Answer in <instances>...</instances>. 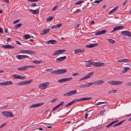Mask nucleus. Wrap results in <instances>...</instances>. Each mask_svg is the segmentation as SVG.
<instances>
[{"mask_svg":"<svg viewBox=\"0 0 131 131\" xmlns=\"http://www.w3.org/2000/svg\"><path fill=\"white\" fill-rule=\"evenodd\" d=\"M113 123L112 122L110 123H109V124H108L107 125L106 127L107 128L109 127H110L112 125H113Z\"/></svg>","mask_w":131,"mask_h":131,"instance_id":"obj_46","label":"nucleus"},{"mask_svg":"<svg viewBox=\"0 0 131 131\" xmlns=\"http://www.w3.org/2000/svg\"><path fill=\"white\" fill-rule=\"evenodd\" d=\"M58 108V107L57 105L56 106L54 107V108H53L52 110V111H53L57 110Z\"/></svg>","mask_w":131,"mask_h":131,"instance_id":"obj_54","label":"nucleus"},{"mask_svg":"<svg viewBox=\"0 0 131 131\" xmlns=\"http://www.w3.org/2000/svg\"><path fill=\"white\" fill-rule=\"evenodd\" d=\"M105 65L104 63L100 62H97V67H100L103 66Z\"/></svg>","mask_w":131,"mask_h":131,"instance_id":"obj_29","label":"nucleus"},{"mask_svg":"<svg viewBox=\"0 0 131 131\" xmlns=\"http://www.w3.org/2000/svg\"><path fill=\"white\" fill-rule=\"evenodd\" d=\"M124 62H126L127 61H130V60L129 59H123Z\"/></svg>","mask_w":131,"mask_h":131,"instance_id":"obj_53","label":"nucleus"},{"mask_svg":"<svg viewBox=\"0 0 131 131\" xmlns=\"http://www.w3.org/2000/svg\"><path fill=\"white\" fill-rule=\"evenodd\" d=\"M92 99L91 97L81 98L78 99H75L76 101H82L90 100Z\"/></svg>","mask_w":131,"mask_h":131,"instance_id":"obj_12","label":"nucleus"},{"mask_svg":"<svg viewBox=\"0 0 131 131\" xmlns=\"http://www.w3.org/2000/svg\"><path fill=\"white\" fill-rule=\"evenodd\" d=\"M126 85L128 86H131V82H127L126 84Z\"/></svg>","mask_w":131,"mask_h":131,"instance_id":"obj_48","label":"nucleus"},{"mask_svg":"<svg viewBox=\"0 0 131 131\" xmlns=\"http://www.w3.org/2000/svg\"><path fill=\"white\" fill-rule=\"evenodd\" d=\"M57 42V41L55 40H50L47 41V43L48 44L49 43L54 44H56Z\"/></svg>","mask_w":131,"mask_h":131,"instance_id":"obj_18","label":"nucleus"},{"mask_svg":"<svg viewBox=\"0 0 131 131\" xmlns=\"http://www.w3.org/2000/svg\"><path fill=\"white\" fill-rule=\"evenodd\" d=\"M8 106L7 105H5L4 106H3L2 107H1V108L2 109V108H6Z\"/></svg>","mask_w":131,"mask_h":131,"instance_id":"obj_58","label":"nucleus"},{"mask_svg":"<svg viewBox=\"0 0 131 131\" xmlns=\"http://www.w3.org/2000/svg\"><path fill=\"white\" fill-rule=\"evenodd\" d=\"M51 73L54 74H59L58 69L54 71H52Z\"/></svg>","mask_w":131,"mask_h":131,"instance_id":"obj_30","label":"nucleus"},{"mask_svg":"<svg viewBox=\"0 0 131 131\" xmlns=\"http://www.w3.org/2000/svg\"><path fill=\"white\" fill-rule=\"evenodd\" d=\"M121 33L123 35L131 37V33L127 31H124L121 32Z\"/></svg>","mask_w":131,"mask_h":131,"instance_id":"obj_7","label":"nucleus"},{"mask_svg":"<svg viewBox=\"0 0 131 131\" xmlns=\"http://www.w3.org/2000/svg\"><path fill=\"white\" fill-rule=\"evenodd\" d=\"M65 82L66 81H70L73 79V78L72 77L70 78H64Z\"/></svg>","mask_w":131,"mask_h":131,"instance_id":"obj_42","label":"nucleus"},{"mask_svg":"<svg viewBox=\"0 0 131 131\" xmlns=\"http://www.w3.org/2000/svg\"><path fill=\"white\" fill-rule=\"evenodd\" d=\"M20 20V19H18L14 21L13 22L14 24H16L19 22Z\"/></svg>","mask_w":131,"mask_h":131,"instance_id":"obj_52","label":"nucleus"},{"mask_svg":"<svg viewBox=\"0 0 131 131\" xmlns=\"http://www.w3.org/2000/svg\"><path fill=\"white\" fill-rule=\"evenodd\" d=\"M17 69L19 71H24L27 70L26 66L24 67H20L17 68Z\"/></svg>","mask_w":131,"mask_h":131,"instance_id":"obj_21","label":"nucleus"},{"mask_svg":"<svg viewBox=\"0 0 131 131\" xmlns=\"http://www.w3.org/2000/svg\"><path fill=\"white\" fill-rule=\"evenodd\" d=\"M105 110H103L101 111L100 114H103L104 112H105Z\"/></svg>","mask_w":131,"mask_h":131,"instance_id":"obj_61","label":"nucleus"},{"mask_svg":"<svg viewBox=\"0 0 131 131\" xmlns=\"http://www.w3.org/2000/svg\"><path fill=\"white\" fill-rule=\"evenodd\" d=\"M79 73H75L74 74H72V75L73 76H76L79 75Z\"/></svg>","mask_w":131,"mask_h":131,"instance_id":"obj_60","label":"nucleus"},{"mask_svg":"<svg viewBox=\"0 0 131 131\" xmlns=\"http://www.w3.org/2000/svg\"><path fill=\"white\" fill-rule=\"evenodd\" d=\"M49 83L48 82H46L43 83H41L39 85L38 87L41 90H45L47 88V86L49 85Z\"/></svg>","mask_w":131,"mask_h":131,"instance_id":"obj_1","label":"nucleus"},{"mask_svg":"<svg viewBox=\"0 0 131 131\" xmlns=\"http://www.w3.org/2000/svg\"><path fill=\"white\" fill-rule=\"evenodd\" d=\"M23 58H28L29 57L28 56L26 55H23Z\"/></svg>","mask_w":131,"mask_h":131,"instance_id":"obj_62","label":"nucleus"},{"mask_svg":"<svg viewBox=\"0 0 131 131\" xmlns=\"http://www.w3.org/2000/svg\"><path fill=\"white\" fill-rule=\"evenodd\" d=\"M79 87L81 88L84 87H87L86 83H85V84H81Z\"/></svg>","mask_w":131,"mask_h":131,"instance_id":"obj_40","label":"nucleus"},{"mask_svg":"<svg viewBox=\"0 0 131 131\" xmlns=\"http://www.w3.org/2000/svg\"><path fill=\"white\" fill-rule=\"evenodd\" d=\"M91 65H92L93 66H94L96 67H97V62L92 63Z\"/></svg>","mask_w":131,"mask_h":131,"instance_id":"obj_50","label":"nucleus"},{"mask_svg":"<svg viewBox=\"0 0 131 131\" xmlns=\"http://www.w3.org/2000/svg\"><path fill=\"white\" fill-rule=\"evenodd\" d=\"M33 62L36 64H40L42 62V61L41 60H34L33 61Z\"/></svg>","mask_w":131,"mask_h":131,"instance_id":"obj_32","label":"nucleus"},{"mask_svg":"<svg viewBox=\"0 0 131 131\" xmlns=\"http://www.w3.org/2000/svg\"><path fill=\"white\" fill-rule=\"evenodd\" d=\"M100 31V35H101L105 34L106 32L107 31L106 30H103Z\"/></svg>","mask_w":131,"mask_h":131,"instance_id":"obj_39","label":"nucleus"},{"mask_svg":"<svg viewBox=\"0 0 131 131\" xmlns=\"http://www.w3.org/2000/svg\"><path fill=\"white\" fill-rule=\"evenodd\" d=\"M107 40L109 42L112 44L114 43L115 42V40H113L112 39H108Z\"/></svg>","mask_w":131,"mask_h":131,"instance_id":"obj_33","label":"nucleus"},{"mask_svg":"<svg viewBox=\"0 0 131 131\" xmlns=\"http://www.w3.org/2000/svg\"><path fill=\"white\" fill-rule=\"evenodd\" d=\"M57 82H60V83H62V82H65V79H64V78H63V79H61L57 81Z\"/></svg>","mask_w":131,"mask_h":131,"instance_id":"obj_38","label":"nucleus"},{"mask_svg":"<svg viewBox=\"0 0 131 131\" xmlns=\"http://www.w3.org/2000/svg\"><path fill=\"white\" fill-rule=\"evenodd\" d=\"M117 61H118L119 62H124L123 59H122L120 60H117Z\"/></svg>","mask_w":131,"mask_h":131,"instance_id":"obj_64","label":"nucleus"},{"mask_svg":"<svg viewBox=\"0 0 131 131\" xmlns=\"http://www.w3.org/2000/svg\"><path fill=\"white\" fill-rule=\"evenodd\" d=\"M124 27L123 26H118L115 27L113 30L111 31V32H114L118 30L121 29Z\"/></svg>","mask_w":131,"mask_h":131,"instance_id":"obj_10","label":"nucleus"},{"mask_svg":"<svg viewBox=\"0 0 131 131\" xmlns=\"http://www.w3.org/2000/svg\"><path fill=\"white\" fill-rule=\"evenodd\" d=\"M24 36L25 39H29L31 37L30 35L28 34L25 35Z\"/></svg>","mask_w":131,"mask_h":131,"instance_id":"obj_36","label":"nucleus"},{"mask_svg":"<svg viewBox=\"0 0 131 131\" xmlns=\"http://www.w3.org/2000/svg\"><path fill=\"white\" fill-rule=\"evenodd\" d=\"M2 47L5 49H14V47L11 46L10 45L8 44L6 45H3Z\"/></svg>","mask_w":131,"mask_h":131,"instance_id":"obj_13","label":"nucleus"},{"mask_svg":"<svg viewBox=\"0 0 131 131\" xmlns=\"http://www.w3.org/2000/svg\"><path fill=\"white\" fill-rule=\"evenodd\" d=\"M0 85H6L5 81L4 82L0 83Z\"/></svg>","mask_w":131,"mask_h":131,"instance_id":"obj_51","label":"nucleus"},{"mask_svg":"<svg viewBox=\"0 0 131 131\" xmlns=\"http://www.w3.org/2000/svg\"><path fill=\"white\" fill-rule=\"evenodd\" d=\"M85 66L87 67H90L92 64V61L91 60H89L85 63Z\"/></svg>","mask_w":131,"mask_h":131,"instance_id":"obj_22","label":"nucleus"},{"mask_svg":"<svg viewBox=\"0 0 131 131\" xmlns=\"http://www.w3.org/2000/svg\"><path fill=\"white\" fill-rule=\"evenodd\" d=\"M32 81V80L27 81H24L18 83L17 84V85H25L26 84L30 83Z\"/></svg>","mask_w":131,"mask_h":131,"instance_id":"obj_5","label":"nucleus"},{"mask_svg":"<svg viewBox=\"0 0 131 131\" xmlns=\"http://www.w3.org/2000/svg\"><path fill=\"white\" fill-rule=\"evenodd\" d=\"M129 69V68L128 67H125L123 68V69L122 70V72L123 73H125L127 72Z\"/></svg>","mask_w":131,"mask_h":131,"instance_id":"obj_28","label":"nucleus"},{"mask_svg":"<svg viewBox=\"0 0 131 131\" xmlns=\"http://www.w3.org/2000/svg\"><path fill=\"white\" fill-rule=\"evenodd\" d=\"M27 54H36V52L32 50H27Z\"/></svg>","mask_w":131,"mask_h":131,"instance_id":"obj_25","label":"nucleus"},{"mask_svg":"<svg viewBox=\"0 0 131 131\" xmlns=\"http://www.w3.org/2000/svg\"><path fill=\"white\" fill-rule=\"evenodd\" d=\"M16 58L18 59H23V55H18L16 56Z\"/></svg>","mask_w":131,"mask_h":131,"instance_id":"obj_35","label":"nucleus"},{"mask_svg":"<svg viewBox=\"0 0 131 131\" xmlns=\"http://www.w3.org/2000/svg\"><path fill=\"white\" fill-rule=\"evenodd\" d=\"M94 73L93 72H91L89 73L88 74L86 75H85L84 77L83 78H81L79 80V81H80L81 80H86L88 78H89L91 77L93 74Z\"/></svg>","mask_w":131,"mask_h":131,"instance_id":"obj_6","label":"nucleus"},{"mask_svg":"<svg viewBox=\"0 0 131 131\" xmlns=\"http://www.w3.org/2000/svg\"><path fill=\"white\" fill-rule=\"evenodd\" d=\"M40 8V7H39V8H38L35 10H34L31 9H29V10L32 12V13L33 14H36L37 13L39 12Z\"/></svg>","mask_w":131,"mask_h":131,"instance_id":"obj_20","label":"nucleus"},{"mask_svg":"<svg viewBox=\"0 0 131 131\" xmlns=\"http://www.w3.org/2000/svg\"><path fill=\"white\" fill-rule=\"evenodd\" d=\"M84 2V1L83 0H81L77 2H76L75 4V5H78L80 4L81 3H82Z\"/></svg>","mask_w":131,"mask_h":131,"instance_id":"obj_41","label":"nucleus"},{"mask_svg":"<svg viewBox=\"0 0 131 131\" xmlns=\"http://www.w3.org/2000/svg\"><path fill=\"white\" fill-rule=\"evenodd\" d=\"M2 113L5 117H14L13 113L10 112L3 111L2 112Z\"/></svg>","mask_w":131,"mask_h":131,"instance_id":"obj_2","label":"nucleus"},{"mask_svg":"<svg viewBox=\"0 0 131 131\" xmlns=\"http://www.w3.org/2000/svg\"><path fill=\"white\" fill-rule=\"evenodd\" d=\"M66 58V56H64L63 57H61L56 59V61L57 62H59L65 59Z\"/></svg>","mask_w":131,"mask_h":131,"instance_id":"obj_14","label":"nucleus"},{"mask_svg":"<svg viewBox=\"0 0 131 131\" xmlns=\"http://www.w3.org/2000/svg\"><path fill=\"white\" fill-rule=\"evenodd\" d=\"M77 93L76 90L71 91L63 94V95L66 96H70L74 95Z\"/></svg>","mask_w":131,"mask_h":131,"instance_id":"obj_4","label":"nucleus"},{"mask_svg":"<svg viewBox=\"0 0 131 131\" xmlns=\"http://www.w3.org/2000/svg\"><path fill=\"white\" fill-rule=\"evenodd\" d=\"M76 102V100H75L73 101H71L69 103H68V104H66L65 105V106L66 107H67L68 106H69L73 104L74 103H75Z\"/></svg>","mask_w":131,"mask_h":131,"instance_id":"obj_24","label":"nucleus"},{"mask_svg":"<svg viewBox=\"0 0 131 131\" xmlns=\"http://www.w3.org/2000/svg\"><path fill=\"white\" fill-rule=\"evenodd\" d=\"M27 50H21L20 51V52L21 53H27Z\"/></svg>","mask_w":131,"mask_h":131,"instance_id":"obj_49","label":"nucleus"},{"mask_svg":"<svg viewBox=\"0 0 131 131\" xmlns=\"http://www.w3.org/2000/svg\"><path fill=\"white\" fill-rule=\"evenodd\" d=\"M62 25V24L61 23L60 24L56 25L53 26L52 27H51V28L53 29V28H59L61 27Z\"/></svg>","mask_w":131,"mask_h":131,"instance_id":"obj_23","label":"nucleus"},{"mask_svg":"<svg viewBox=\"0 0 131 131\" xmlns=\"http://www.w3.org/2000/svg\"><path fill=\"white\" fill-rule=\"evenodd\" d=\"M44 104V103H37V104H33L31 105L29 108H34V107H37L39 106Z\"/></svg>","mask_w":131,"mask_h":131,"instance_id":"obj_9","label":"nucleus"},{"mask_svg":"<svg viewBox=\"0 0 131 131\" xmlns=\"http://www.w3.org/2000/svg\"><path fill=\"white\" fill-rule=\"evenodd\" d=\"M108 82L112 85H117L122 84L123 82L116 81L111 80Z\"/></svg>","mask_w":131,"mask_h":131,"instance_id":"obj_3","label":"nucleus"},{"mask_svg":"<svg viewBox=\"0 0 131 131\" xmlns=\"http://www.w3.org/2000/svg\"><path fill=\"white\" fill-rule=\"evenodd\" d=\"M103 0H96L94 2V3H99L100 2H101Z\"/></svg>","mask_w":131,"mask_h":131,"instance_id":"obj_47","label":"nucleus"},{"mask_svg":"<svg viewBox=\"0 0 131 131\" xmlns=\"http://www.w3.org/2000/svg\"><path fill=\"white\" fill-rule=\"evenodd\" d=\"M94 84V82H90L88 83H86V85L87 87L89 86H90L91 85Z\"/></svg>","mask_w":131,"mask_h":131,"instance_id":"obj_44","label":"nucleus"},{"mask_svg":"<svg viewBox=\"0 0 131 131\" xmlns=\"http://www.w3.org/2000/svg\"><path fill=\"white\" fill-rule=\"evenodd\" d=\"M98 45L97 43H93L87 45L85 46L86 47L88 48H91L96 46Z\"/></svg>","mask_w":131,"mask_h":131,"instance_id":"obj_15","label":"nucleus"},{"mask_svg":"<svg viewBox=\"0 0 131 131\" xmlns=\"http://www.w3.org/2000/svg\"><path fill=\"white\" fill-rule=\"evenodd\" d=\"M27 70L29 68H32L35 67V66H32L31 65H28L26 66Z\"/></svg>","mask_w":131,"mask_h":131,"instance_id":"obj_43","label":"nucleus"},{"mask_svg":"<svg viewBox=\"0 0 131 131\" xmlns=\"http://www.w3.org/2000/svg\"><path fill=\"white\" fill-rule=\"evenodd\" d=\"M49 30L50 29H44L42 31L41 35H44L48 32Z\"/></svg>","mask_w":131,"mask_h":131,"instance_id":"obj_17","label":"nucleus"},{"mask_svg":"<svg viewBox=\"0 0 131 131\" xmlns=\"http://www.w3.org/2000/svg\"><path fill=\"white\" fill-rule=\"evenodd\" d=\"M118 6H117L115 8L112 9L109 13L108 14L110 15L112 13H114L118 9Z\"/></svg>","mask_w":131,"mask_h":131,"instance_id":"obj_26","label":"nucleus"},{"mask_svg":"<svg viewBox=\"0 0 131 131\" xmlns=\"http://www.w3.org/2000/svg\"><path fill=\"white\" fill-rule=\"evenodd\" d=\"M22 24L21 23H19L16 25L15 26V27L16 28H18L21 26Z\"/></svg>","mask_w":131,"mask_h":131,"instance_id":"obj_37","label":"nucleus"},{"mask_svg":"<svg viewBox=\"0 0 131 131\" xmlns=\"http://www.w3.org/2000/svg\"><path fill=\"white\" fill-rule=\"evenodd\" d=\"M13 76L14 77V78L15 79H18L23 80L25 79V77L22 76H20L16 74L13 75Z\"/></svg>","mask_w":131,"mask_h":131,"instance_id":"obj_11","label":"nucleus"},{"mask_svg":"<svg viewBox=\"0 0 131 131\" xmlns=\"http://www.w3.org/2000/svg\"><path fill=\"white\" fill-rule=\"evenodd\" d=\"M75 54H77L79 52H84L83 49H78L74 50Z\"/></svg>","mask_w":131,"mask_h":131,"instance_id":"obj_27","label":"nucleus"},{"mask_svg":"<svg viewBox=\"0 0 131 131\" xmlns=\"http://www.w3.org/2000/svg\"><path fill=\"white\" fill-rule=\"evenodd\" d=\"M119 124H118V123H117L115 124H114L113 125V127H115L116 126H119Z\"/></svg>","mask_w":131,"mask_h":131,"instance_id":"obj_57","label":"nucleus"},{"mask_svg":"<svg viewBox=\"0 0 131 131\" xmlns=\"http://www.w3.org/2000/svg\"><path fill=\"white\" fill-rule=\"evenodd\" d=\"M125 121V120H123L119 122H118V124H119V125H121V124H122V123L124 122Z\"/></svg>","mask_w":131,"mask_h":131,"instance_id":"obj_56","label":"nucleus"},{"mask_svg":"<svg viewBox=\"0 0 131 131\" xmlns=\"http://www.w3.org/2000/svg\"><path fill=\"white\" fill-rule=\"evenodd\" d=\"M53 19V17L52 16L50 17L47 18V21H49Z\"/></svg>","mask_w":131,"mask_h":131,"instance_id":"obj_45","label":"nucleus"},{"mask_svg":"<svg viewBox=\"0 0 131 131\" xmlns=\"http://www.w3.org/2000/svg\"><path fill=\"white\" fill-rule=\"evenodd\" d=\"M6 85H11L13 84V83L11 81H5Z\"/></svg>","mask_w":131,"mask_h":131,"instance_id":"obj_31","label":"nucleus"},{"mask_svg":"<svg viewBox=\"0 0 131 131\" xmlns=\"http://www.w3.org/2000/svg\"><path fill=\"white\" fill-rule=\"evenodd\" d=\"M59 74H62L67 72V70L66 69H58Z\"/></svg>","mask_w":131,"mask_h":131,"instance_id":"obj_16","label":"nucleus"},{"mask_svg":"<svg viewBox=\"0 0 131 131\" xmlns=\"http://www.w3.org/2000/svg\"><path fill=\"white\" fill-rule=\"evenodd\" d=\"M57 100V99H53L52 100H51L50 102L51 103H53L56 101Z\"/></svg>","mask_w":131,"mask_h":131,"instance_id":"obj_55","label":"nucleus"},{"mask_svg":"<svg viewBox=\"0 0 131 131\" xmlns=\"http://www.w3.org/2000/svg\"><path fill=\"white\" fill-rule=\"evenodd\" d=\"M104 81L101 80H99L97 81H95L94 82V84H95L98 85L99 84H103L104 83Z\"/></svg>","mask_w":131,"mask_h":131,"instance_id":"obj_19","label":"nucleus"},{"mask_svg":"<svg viewBox=\"0 0 131 131\" xmlns=\"http://www.w3.org/2000/svg\"><path fill=\"white\" fill-rule=\"evenodd\" d=\"M108 102H97L96 104V105H101L103 103H107Z\"/></svg>","mask_w":131,"mask_h":131,"instance_id":"obj_34","label":"nucleus"},{"mask_svg":"<svg viewBox=\"0 0 131 131\" xmlns=\"http://www.w3.org/2000/svg\"><path fill=\"white\" fill-rule=\"evenodd\" d=\"M65 51L66 50L64 49L59 50L55 51L53 53V55L54 56L59 54L62 53L63 52H65Z\"/></svg>","mask_w":131,"mask_h":131,"instance_id":"obj_8","label":"nucleus"},{"mask_svg":"<svg viewBox=\"0 0 131 131\" xmlns=\"http://www.w3.org/2000/svg\"><path fill=\"white\" fill-rule=\"evenodd\" d=\"M100 32V31H98L95 33V35H101Z\"/></svg>","mask_w":131,"mask_h":131,"instance_id":"obj_63","label":"nucleus"},{"mask_svg":"<svg viewBox=\"0 0 131 131\" xmlns=\"http://www.w3.org/2000/svg\"><path fill=\"white\" fill-rule=\"evenodd\" d=\"M81 11L80 9H77L76 11L74 12L73 13L74 14L76 13H79Z\"/></svg>","mask_w":131,"mask_h":131,"instance_id":"obj_59","label":"nucleus"}]
</instances>
